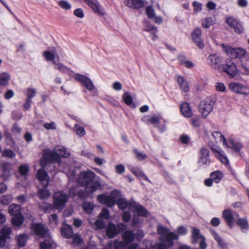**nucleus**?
Wrapping results in <instances>:
<instances>
[{
    "label": "nucleus",
    "mask_w": 249,
    "mask_h": 249,
    "mask_svg": "<svg viewBox=\"0 0 249 249\" xmlns=\"http://www.w3.org/2000/svg\"><path fill=\"white\" fill-rule=\"evenodd\" d=\"M123 99L124 102L127 105H131L132 104V98L128 92H124L123 95Z\"/></svg>",
    "instance_id": "nucleus-45"
},
{
    "label": "nucleus",
    "mask_w": 249,
    "mask_h": 249,
    "mask_svg": "<svg viewBox=\"0 0 249 249\" xmlns=\"http://www.w3.org/2000/svg\"><path fill=\"white\" fill-rule=\"evenodd\" d=\"M192 238L194 242H196L198 240H201L203 238H204L200 234L199 230L198 229H196L195 227H192Z\"/></svg>",
    "instance_id": "nucleus-37"
},
{
    "label": "nucleus",
    "mask_w": 249,
    "mask_h": 249,
    "mask_svg": "<svg viewBox=\"0 0 249 249\" xmlns=\"http://www.w3.org/2000/svg\"><path fill=\"white\" fill-rule=\"evenodd\" d=\"M53 242L49 237L44 241L40 242V248L41 249H52L53 247Z\"/></svg>",
    "instance_id": "nucleus-32"
},
{
    "label": "nucleus",
    "mask_w": 249,
    "mask_h": 249,
    "mask_svg": "<svg viewBox=\"0 0 249 249\" xmlns=\"http://www.w3.org/2000/svg\"><path fill=\"white\" fill-rule=\"evenodd\" d=\"M134 152L136 155L137 159L139 160H144L147 157L146 154L138 151L137 149L134 150Z\"/></svg>",
    "instance_id": "nucleus-55"
},
{
    "label": "nucleus",
    "mask_w": 249,
    "mask_h": 249,
    "mask_svg": "<svg viewBox=\"0 0 249 249\" xmlns=\"http://www.w3.org/2000/svg\"><path fill=\"white\" fill-rule=\"evenodd\" d=\"M215 152V156L223 163L225 164H228L229 161L226 156L224 154L221 150H218L215 149H213Z\"/></svg>",
    "instance_id": "nucleus-29"
},
{
    "label": "nucleus",
    "mask_w": 249,
    "mask_h": 249,
    "mask_svg": "<svg viewBox=\"0 0 249 249\" xmlns=\"http://www.w3.org/2000/svg\"><path fill=\"white\" fill-rule=\"evenodd\" d=\"M193 42L200 49L204 47V44L201 38L202 32L200 29L197 28L195 29L191 34Z\"/></svg>",
    "instance_id": "nucleus-11"
},
{
    "label": "nucleus",
    "mask_w": 249,
    "mask_h": 249,
    "mask_svg": "<svg viewBox=\"0 0 249 249\" xmlns=\"http://www.w3.org/2000/svg\"><path fill=\"white\" fill-rule=\"evenodd\" d=\"M161 118V117L156 115L151 116L149 119L147 118L146 116H144L142 118V121L147 124H150L155 126H157L160 124Z\"/></svg>",
    "instance_id": "nucleus-26"
},
{
    "label": "nucleus",
    "mask_w": 249,
    "mask_h": 249,
    "mask_svg": "<svg viewBox=\"0 0 249 249\" xmlns=\"http://www.w3.org/2000/svg\"><path fill=\"white\" fill-rule=\"evenodd\" d=\"M83 208L84 211L87 213H91L93 210V205L89 202H85L83 204Z\"/></svg>",
    "instance_id": "nucleus-43"
},
{
    "label": "nucleus",
    "mask_w": 249,
    "mask_h": 249,
    "mask_svg": "<svg viewBox=\"0 0 249 249\" xmlns=\"http://www.w3.org/2000/svg\"><path fill=\"white\" fill-rule=\"evenodd\" d=\"M124 3L128 7L138 9L144 6L145 1L143 0H124Z\"/></svg>",
    "instance_id": "nucleus-16"
},
{
    "label": "nucleus",
    "mask_w": 249,
    "mask_h": 249,
    "mask_svg": "<svg viewBox=\"0 0 249 249\" xmlns=\"http://www.w3.org/2000/svg\"><path fill=\"white\" fill-rule=\"evenodd\" d=\"M29 166L27 165H21L19 167V172L22 176H26L29 172Z\"/></svg>",
    "instance_id": "nucleus-50"
},
{
    "label": "nucleus",
    "mask_w": 249,
    "mask_h": 249,
    "mask_svg": "<svg viewBox=\"0 0 249 249\" xmlns=\"http://www.w3.org/2000/svg\"><path fill=\"white\" fill-rule=\"evenodd\" d=\"M61 234L62 236L66 238H70L72 237L73 231L71 227L67 225L64 224L60 229Z\"/></svg>",
    "instance_id": "nucleus-22"
},
{
    "label": "nucleus",
    "mask_w": 249,
    "mask_h": 249,
    "mask_svg": "<svg viewBox=\"0 0 249 249\" xmlns=\"http://www.w3.org/2000/svg\"><path fill=\"white\" fill-rule=\"evenodd\" d=\"M209 151L207 149L202 148L201 149V156L198 162L202 164H208L210 162V159L209 157Z\"/></svg>",
    "instance_id": "nucleus-19"
},
{
    "label": "nucleus",
    "mask_w": 249,
    "mask_h": 249,
    "mask_svg": "<svg viewBox=\"0 0 249 249\" xmlns=\"http://www.w3.org/2000/svg\"><path fill=\"white\" fill-rule=\"evenodd\" d=\"M12 230L9 227H4L2 229L1 231V236H3L6 238H9V235L11 233Z\"/></svg>",
    "instance_id": "nucleus-51"
},
{
    "label": "nucleus",
    "mask_w": 249,
    "mask_h": 249,
    "mask_svg": "<svg viewBox=\"0 0 249 249\" xmlns=\"http://www.w3.org/2000/svg\"><path fill=\"white\" fill-rule=\"evenodd\" d=\"M39 207L45 212H49L52 209V206L46 202H42L39 204Z\"/></svg>",
    "instance_id": "nucleus-47"
},
{
    "label": "nucleus",
    "mask_w": 249,
    "mask_h": 249,
    "mask_svg": "<svg viewBox=\"0 0 249 249\" xmlns=\"http://www.w3.org/2000/svg\"><path fill=\"white\" fill-rule=\"evenodd\" d=\"M128 244L125 241H116L114 243V246L110 243L107 246H111L113 249H127Z\"/></svg>",
    "instance_id": "nucleus-33"
},
{
    "label": "nucleus",
    "mask_w": 249,
    "mask_h": 249,
    "mask_svg": "<svg viewBox=\"0 0 249 249\" xmlns=\"http://www.w3.org/2000/svg\"><path fill=\"white\" fill-rule=\"evenodd\" d=\"M54 207L58 210H61L65 206L68 200L67 194L62 191H58L53 195Z\"/></svg>",
    "instance_id": "nucleus-4"
},
{
    "label": "nucleus",
    "mask_w": 249,
    "mask_h": 249,
    "mask_svg": "<svg viewBox=\"0 0 249 249\" xmlns=\"http://www.w3.org/2000/svg\"><path fill=\"white\" fill-rule=\"evenodd\" d=\"M213 136L214 139H220V141L222 142V143L224 145H226V139L220 132H214L212 134Z\"/></svg>",
    "instance_id": "nucleus-46"
},
{
    "label": "nucleus",
    "mask_w": 249,
    "mask_h": 249,
    "mask_svg": "<svg viewBox=\"0 0 249 249\" xmlns=\"http://www.w3.org/2000/svg\"><path fill=\"white\" fill-rule=\"evenodd\" d=\"M229 147L233 149L235 151H239L241 148V145L240 143H236L233 140H231L230 141V145Z\"/></svg>",
    "instance_id": "nucleus-54"
},
{
    "label": "nucleus",
    "mask_w": 249,
    "mask_h": 249,
    "mask_svg": "<svg viewBox=\"0 0 249 249\" xmlns=\"http://www.w3.org/2000/svg\"><path fill=\"white\" fill-rule=\"evenodd\" d=\"M221 47L228 56L231 58H235V56L234 55L235 54L236 48H231L223 44H221Z\"/></svg>",
    "instance_id": "nucleus-28"
},
{
    "label": "nucleus",
    "mask_w": 249,
    "mask_h": 249,
    "mask_svg": "<svg viewBox=\"0 0 249 249\" xmlns=\"http://www.w3.org/2000/svg\"><path fill=\"white\" fill-rule=\"evenodd\" d=\"M120 227L112 223H109L106 229V234L108 238H114L119 232H120Z\"/></svg>",
    "instance_id": "nucleus-14"
},
{
    "label": "nucleus",
    "mask_w": 249,
    "mask_h": 249,
    "mask_svg": "<svg viewBox=\"0 0 249 249\" xmlns=\"http://www.w3.org/2000/svg\"><path fill=\"white\" fill-rule=\"evenodd\" d=\"M130 207L133 208L138 216H146L147 211L141 205L136 204H131Z\"/></svg>",
    "instance_id": "nucleus-24"
},
{
    "label": "nucleus",
    "mask_w": 249,
    "mask_h": 249,
    "mask_svg": "<svg viewBox=\"0 0 249 249\" xmlns=\"http://www.w3.org/2000/svg\"><path fill=\"white\" fill-rule=\"evenodd\" d=\"M75 128L76 129V132L78 135L80 136H83L86 134V131L83 127L78 126V125H75Z\"/></svg>",
    "instance_id": "nucleus-61"
},
{
    "label": "nucleus",
    "mask_w": 249,
    "mask_h": 249,
    "mask_svg": "<svg viewBox=\"0 0 249 249\" xmlns=\"http://www.w3.org/2000/svg\"><path fill=\"white\" fill-rule=\"evenodd\" d=\"M78 169L74 170L68 175L70 180H75L80 185L85 186L88 193H93L101 187L100 182L95 180L96 175L94 172L87 170L78 174Z\"/></svg>",
    "instance_id": "nucleus-1"
},
{
    "label": "nucleus",
    "mask_w": 249,
    "mask_h": 249,
    "mask_svg": "<svg viewBox=\"0 0 249 249\" xmlns=\"http://www.w3.org/2000/svg\"><path fill=\"white\" fill-rule=\"evenodd\" d=\"M39 189L37 193L38 197L41 199H46L51 196L50 192L46 189V187Z\"/></svg>",
    "instance_id": "nucleus-30"
},
{
    "label": "nucleus",
    "mask_w": 249,
    "mask_h": 249,
    "mask_svg": "<svg viewBox=\"0 0 249 249\" xmlns=\"http://www.w3.org/2000/svg\"><path fill=\"white\" fill-rule=\"evenodd\" d=\"M177 82L180 86L181 89L185 92H188L189 90V87L188 83L184 80L182 76L178 77Z\"/></svg>",
    "instance_id": "nucleus-27"
},
{
    "label": "nucleus",
    "mask_w": 249,
    "mask_h": 249,
    "mask_svg": "<svg viewBox=\"0 0 249 249\" xmlns=\"http://www.w3.org/2000/svg\"><path fill=\"white\" fill-rule=\"evenodd\" d=\"M220 72L226 73L230 77H233L235 76L237 72V69L235 65L230 59L227 60L224 64L222 65Z\"/></svg>",
    "instance_id": "nucleus-5"
},
{
    "label": "nucleus",
    "mask_w": 249,
    "mask_h": 249,
    "mask_svg": "<svg viewBox=\"0 0 249 249\" xmlns=\"http://www.w3.org/2000/svg\"><path fill=\"white\" fill-rule=\"evenodd\" d=\"M20 206L19 205L12 204L9 208V213L12 215H16L20 214Z\"/></svg>",
    "instance_id": "nucleus-35"
},
{
    "label": "nucleus",
    "mask_w": 249,
    "mask_h": 249,
    "mask_svg": "<svg viewBox=\"0 0 249 249\" xmlns=\"http://www.w3.org/2000/svg\"><path fill=\"white\" fill-rule=\"evenodd\" d=\"M95 225L97 229L102 230L105 228L106 223L101 219H98L95 221Z\"/></svg>",
    "instance_id": "nucleus-52"
},
{
    "label": "nucleus",
    "mask_w": 249,
    "mask_h": 249,
    "mask_svg": "<svg viewBox=\"0 0 249 249\" xmlns=\"http://www.w3.org/2000/svg\"><path fill=\"white\" fill-rule=\"evenodd\" d=\"M27 237L25 234H20L18 237V243L19 246L23 247L25 245Z\"/></svg>",
    "instance_id": "nucleus-42"
},
{
    "label": "nucleus",
    "mask_w": 249,
    "mask_h": 249,
    "mask_svg": "<svg viewBox=\"0 0 249 249\" xmlns=\"http://www.w3.org/2000/svg\"><path fill=\"white\" fill-rule=\"evenodd\" d=\"M43 55L47 61H52L53 63V61H55L54 59L55 58L57 61H59L60 59L59 56L54 50L52 51H44L43 53Z\"/></svg>",
    "instance_id": "nucleus-20"
},
{
    "label": "nucleus",
    "mask_w": 249,
    "mask_h": 249,
    "mask_svg": "<svg viewBox=\"0 0 249 249\" xmlns=\"http://www.w3.org/2000/svg\"><path fill=\"white\" fill-rule=\"evenodd\" d=\"M157 232L160 235V243L153 246V248L155 249H167L173 245V239H178L177 234L170 232L168 229L162 226H158Z\"/></svg>",
    "instance_id": "nucleus-3"
},
{
    "label": "nucleus",
    "mask_w": 249,
    "mask_h": 249,
    "mask_svg": "<svg viewBox=\"0 0 249 249\" xmlns=\"http://www.w3.org/2000/svg\"><path fill=\"white\" fill-rule=\"evenodd\" d=\"M99 216L100 217H102L104 219H108L109 217V212L106 208H103Z\"/></svg>",
    "instance_id": "nucleus-56"
},
{
    "label": "nucleus",
    "mask_w": 249,
    "mask_h": 249,
    "mask_svg": "<svg viewBox=\"0 0 249 249\" xmlns=\"http://www.w3.org/2000/svg\"><path fill=\"white\" fill-rule=\"evenodd\" d=\"M44 127L47 130H55L56 129V125L54 122H52L50 123H45L44 124Z\"/></svg>",
    "instance_id": "nucleus-62"
},
{
    "label": "nucleus",
    "mask_w": 249,
    "mask_h": 249,
    "mask_svg": "<svg viewBox=\"0 0 249 249\" xmlns=\"http://www.w3.org/2000/svg\"><path fill=\"white\" fill-rule=\"evenodd\" d=\"M239 71L242 74L244 75H249V69L246 66H244V65H242L241 66V67L240 68Z\"/></svg>",
    "instance_id": "nucleus-64"
},
{
    "label": "nucleus",
    "mask_w": 249,
    "mask_h": 249,
    "mask_svg": "<svg viewBox=\"0 0 249 249\" xmlns=\"http://www.w3.org/2000/svg\"><path fill=\"white\" fill-rule=\"evenodd\" d=\"M212 234L215 239L218 242L219 245L221 246L223 249H224L226 244L224 243V242L222 240L221 238L214 231H212Z\"/></svg>",
    "instance_id": "nucleus-48"
},
{
    "label": "nucleus",
    "mask_w": 249,
    "mask_h": 249,
    "mask_svg": "<svg viewBox=\"0 0 249 249\" xmlns=\"http://www.w3.org/2000/svg\"><path fill=\"white\" fill-rule=\"evenodd\" d=\"M222 176V173L219 171H215L211 174V178L216 183H218L220 181Z\"/></svg>",
    "instance_id": "nucleus-40"
},
{
    "label": "nucleus",
    "mask_w": 249,
    "mask_h": 249,
    "mask_svg": "<svg viewBox=\"0 0 249 249\" xmlns=\"http://www.w3.org/2000/svg\"><path fill=\"white\" fill-rule=\"evenodd\" d=\"M229 88L231 90L236 93L243 94H247V90L248 89L247 87L239 83H230L229 84Z\"/></svg>",
    "instance_id": "nucleus-13"
},
{
    "label": "nucleus",
    "mask_w": 249,
    "mask_h": 249,
    "mask_svg": "<svg viewBox=\"0 0 249 249\" xmlns=\"http://www.w3.org/2000/svg\"><path fill=\"white\" fill-rule=\"evenodd\" d=\"M215 89L218 91L224 92L225 91L226 87L222 82H217L215 84Z\"/></svg>",
    "instance_id": "nucleus-59"
},
{
    "label": "nucleus",
    "mask_w": 249,
    "mask_h": 249,
    "mask_svg": "<svg viewBox=\"0 0 249 249\" xmlns=\"http://www.w3.org/2000/svg\"><path fill=\"white\" fill-rule=\"evenodd\" d=\"M69 153H67L65 147L57 146L53 151L46 149L44 151L43 158L40 161V165L42 167L46 165V161L48 163L60 162V157H68Z\"/></svg>",
    "instance_id": "nucleus-2"
},
{
    "label": "nucleus",
    "mask_w": 249,
    "mask_h": 249,
    "mask_svg": "<svg viewBox=\"0 0 249 249\" xmlns=\"http://www.w3.org/2000/svg\"><path fill=\"white\" fill-rule=\"evenodd\" d=\"M226 22L231 27L233 28L234 32L237 34H241L243 31L242 24L236 19L233 17H228L226 18Z\"/></svg>",
    "instance_id": "nucleus-12"
},
{
    "label": "nucleus",
    "mask_w": 249,
    "mask_h": 249,
    "mask_svg": "<svg viewBox=\"0 0 249 249\" xmlns=\"http://www.w3.org/2000/svg\"><path fill=\"white\" fill-rule=\"evenodd\" d=\"M144 30L145 31L150 32L152 33H156L157 32V28L148 23H146Z\"/></svg>",
    "instance_id": "nucleus-53"
},
{
    "label": "nucleus",
    "mask_w": 249,
    "mask_h": 249,
    "mask_svg": "<svg viewBox=\"0 0 249 249\" xmlns=\"http://www.w3.org/2000/svg\"><path fill=\"white\" fill-rule=\"evenodd\" d=\"M146 13L149 18L152 19L155 16V12L151 6L147 7L146 9Z\"/></svg>",
    "instance_id": "nucleus-58"
},
{
    "label": "nucleus",
    "mask_w": 249,
    "mask_h": 249,
    "mask_svg": "<svg viewBox=\"0 0 249 249\" xmlns=\"http://www.w3.org/2000/svg\"><path fill=\"white\" fill-rule=\"evenodd\" d=\"M14 217L12 218V223L14 226H19L23 222V218L20 214L14 215Z\"/></svg>",
    "instance_id": "nucleus-38"
},
{
    "label": "nucleus",
    "mask_w": 249,
    "mask_h": 249,
    "mask_svg": "<svg viewBox=\"0 0 249 249\" xmlns=\"http://www.w3.org/2000/svg\"><path fill=\"white\" fill-rule=\"evenodd\" d=\"M123 238L128 244L134 240V234L131 231H126L123 234Z\"/></svg>",
    "instance_id": "nucleus-34"
},
{
    "label": "nucleus",
    "mask_w": 249,
    "mask_h": 249,
    "mask_svg": "<svg viewBox=\"0 0 249 249\" xmlns=\"http://www.w3.org/2000/svg\"><path fill=\"white\" fill-rule=\"evenodd\" d=\"M12 168V164L8 162H2L1 163V170L2 176L4 178H7L10 176V171Z\"/></svg>",
    "instance_id": "nucleus-23"
},
{
    "label": "nucleus",
    "mask_w": 249,
    "mask_h": 249,
    "mask_svg": "<svg viewBox=\"0 0 249 249\" xmlns=\"http://www.w3.org/2000/svg\"><path fill=\"white\" fill-rule=\"evenodd\" d=\"M97 200L100 203L106 204L107 207H111L115 204L114 199L105 195H98Z\"/></svg>",
    "instance_id": "nucleus-17"
},
{
    "label": "nucleus",
    "mask_w": 249,
    "mask_h": 249,
    "mask_svg": "<svg viewBox=\"0 0 249 249\" xmlns=\"http://www.w3.org/2000/svg\"><path fill=\"white\" fill-rule=\"evenodd\" d=\"M74 15L79 18H82L84 17L83 11L81 8H77L74 11Z\"/></svg>",
    "instance_id": "nucleus-63"
},
{
    "label": "nucleus",
    "mask_w": 249,
    "mask_h": 249,
    "mask_svg": "<svg viewBox=\"0 0 249 249\" xmlns=\"http://www.w3.org/2000/svg\"><path fill=\"white\" fill-rule=\"evenodd\" d=\"M215 19L213 18H205L202 21V26L205 28H209L214 23Z\"/></svg>",
    "instance_id": "nucleus-39"
},
{
    "label": "nucleus",
    "mask_w": 249,
    "mask_h": 249,
    "mask_svg": "<svg viewBox=\"0 0 249 249\" xmlns=\"http://www.w3.org/2000/svg\"><path fill=\"white\" fill-rule=\"evenodd\" d=\"M32 229L35 235L41 238H47L50 236V231L45 225L35 224L33 225Z\"/></svg>",
    "instance_id": "nucleus-6"
},
{
    "label": "nucleus",
    "mask_w": 249,
    "mask_h": 249,
    "mask_svg": "<svg viewBox=\"0 0 249 249\" xmlns=\"http://www.w3.org/2000/svg\"><path fill=\"white\" fill-rule=\"evenodd\" d=\"M83 1L92 9L95 13L101 16L106 14L105 10L97 0H83Z\"/></svg>",
    "instance_id": "nucleus-10"
},
{
    "label": "nucleus",
    "mask_w": 249,
    "mask_h": 249,
    "mask_svg": "<svg viewBox=\"0 0 249 249\" xmlns=\"http://www.w3.org/2000/svg\"><path fill=\"white\" fill-rule=\"evenodd\" d=\"M12 201V198L10 196H3L0 199L1 202L4 205L8 204Z\"/></svg>",
    "instance_id": "nucleus-60"
},
{
    "label": "nucleus",
    "mask_w": 249,
    "mask_h": 249,
    "mask_svg": "<svg viewBox=\"0 0 249 249\" xmlns=\"http://www.w3.org/2000/svg\"><path fill=\"white\" fill-rule=\"evenodd\" d=\"M117 204L119 207L121 209H124L128 206V203L126 200L124 199H120L117 201Z\"/></svg>",
    "instance_id": "nucleus-57"
},
{
    "label": "nucleus",
    "mask_w": 249,
    "mask_h": 249,
    "mask_svg": "<svg viewBox=\"0 0 249 249\" xmlns=\"http://www.w3.org/2000/svg\"><path fill=\"white\" fill-rule=\"evenodd\" d=\"M37 178L42 184V186L47 187L50 181L49 177L43 169H39L37 173Z\"/></svg>",
    "instance_id": "nucleus-15"
},
{
    "label": "nucleus",
    "mask_w": 249,
    "mask_h": 249,
    "mask_svg": "<svg viewBox=\"0 0 249 249\" xmlns=\"http://www.w3.org/2000/svg\"><path fill=\"white\" fill-rule=\"evenodd\" d=\"M53 64L54 69L58 70L60 72L63 73H69L71 71L70 69L65 66L63 64L59 62V61H53Z\"/></svg>",
    "instance_id": "nucleus-25"
},
{
    "label": "nucleus",
    "mask_w": 249,
    "mask_h": 249,
    "mask_svg": "<svg viewBox=\"0 0 249 249\" xmlns=\"http://www.w3.org/2000/svg\"><path fill=\"white\" fill-rule=\"evenodd\" d=\"M10 79V76L7 72H2L0 74V85L6 86Z\"/></svg>",
    "instance_id": "nucleus-36"
},
{
    "label": "nucleus",
    "mask_w": 249,
    "mask_h": 249,
    "mask_svg": "<svg viewBox=\"0 0 249 249\" xmlns=\"http://www.w3.org/2000/svg\"><path fill=\"white\" fill-rule=\"evenodd\" d=\"M207 60L210 66L219 71L222 66L220 63L223 61V58L220 55L216 53L211 54L208 56Z\"/></svg>",
    "instance_id": "nucleus-8"
},
{
    "label": "nucleus",
    "mask_w": 249,
    "mask_h": 249,
    "mask_svg": "<svg viewBox=\"0 0 249 249\" xmlns=\"http://www.w3.org/2000/svg\"><path fill=\"white\" fill-rule=\"evenodd\" d=\"M1 153L2 157L9 159L13 158L16 156L13 150L9 149L3 150Z\"/></svg>",
    "instance_id": "nucleus-41"
},
{
    "label": "nucleus",
    "mask_w": 249,
    "mask_h": 249,
    "mask_svg": "<svg viewBox=\"0 0 249 249\" xmlns=\"http://www.w3.org/2000/svg\"><path fill=\"white\" fill-rule=\"evenodd\" d=\"M236 224L240 227L242 232H246L249 228L248 221L245 218H240L236 222Z\"/></svg>",
    "instance_id": "nucleus-31"
},
{
    "label": "nucleus",
    "mask_w": 249,
    "mask_h": 249,
    "mask_svg": "<svg viewBox=\"0 0 249 249\" xmlns=\"http://www.w3.org/2000/svg\"><path fill=\"white\" fill-rule=\"evenodd\" d=\"M246 51L240 48H236L235 56L236 58H242L246 54Z\"/></svg>",
    "instance_id": "nucleus-49"
},
{
    "label": "nucleus",
    "mask_w": 249,
    "mask_h": 249,
    "mask_svg": "<svg viewBox=\"0 0 249 249\" xmlns=\"http://www.w3.org/2000/svg\"><path fill=\"white\" fill-rule=\"evenodd\" d=\"M58 5L62 9L68 10L71 8V5L66 0H61L57 2Z\"/></svg>",
    "instance_id": "nucleus-44"
},
{
    "label": "nucleus",
    "mask_w": 249,
    "mask_h": 249,
    "mask_svg": "<svg viewBox=\"0 0 249 249\" xmlns=\"http://www.w3.org/2000/svg\"><path fill=\"white\" fill-rule=\"evenodd\" d=\"M235 215L238 216L237 214L232 213L229 209L225 210L223 212V217L230 227L233 224V219Z\"/></svg>",
    "instance_id": "nucleus-18"
},
{
    "label": "nucleus",
    "mask_w": 249,
    "mask_h": 249,
    "mask_svg": "<svg viewBox=\"0 0 249 249\" xmlns=\"http://www.w3.org/2000/svg\"><path fill=\"white\" fill-rule=\"evenodd\" d=\"M214 102L211 97L206 98L202 102L200 110L204 117H206L213 110Z\"/></svg>",
    "instance_id": "nucleus-7"
},
{
    "label": "nucleus",
    "mask_w": 249,
    "mask_h": 249,
    "mask_svg": "<svg viewBox=\"0 0 249 249\" xmlns=\"http://www.w3.org/2000/svg\"><path fill=\"white\" fill-rule=\"evenodd\" d=\"M180 111L183 115L185 117H191L193 115L191 107L187 102L183 103L180 107Z\"/></svg>",
    "instance_id": "nucleus-21"
},
{
    "label": "nucleus",
    "mask_w": 249,
    "mask_h": 249,
    "mask_svg": "<svg viewBox=\"0 0 249 249\" xmlns=\"http://www.w3.org/2000/svg\"><path fill=\"white\" fill-rule=\"evenodd\" d=\"M74 77L77 81L81 82L88 90L92 91L95 89V87L89 77L78 73L75 74Z\"/></svg>",
    "instance_id": "nucleus-9"
}]
</instances>
